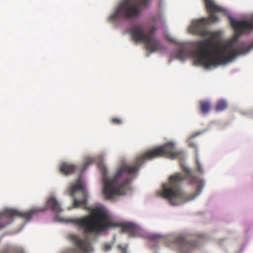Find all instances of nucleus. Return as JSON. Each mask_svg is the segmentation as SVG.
I'll use <instances>...</instances> for the list:
<instances>
[{
    "mask_svg": "<svg viewBox=\"0 0 253 253\" xmlns=\"http://www.w3.org/2000/svg\"><path fill=\"white\" fill-rule=\"evenodd\" d=\"M207 10L211 13L208 18H202L194 21L190 27V31L195 35L207 39L197 41L195 43L196 49L191 52V55L199 63L207 68L212 66L224 64L235 58L239 55L248 53L253 48V42L245 47H235V43L242 34H249L253 30V16L249 20L237 21L228 16L230 24L234 30L235 36L227 44L223 45L219 42L216 32H209L206 29L208 23L218 21V17L214 14L223 12V8L217 5L211 0H204Z\"/></svg>",
    "mask_w": 253,
    "mask_h": 253,
    "instance_id": "f257e3e1",
    "label": "nucleus"
},
{
    "mask_svg": "<svg viewBox=\"0 0 253 253\" xmlns=\"http://www.w3.org/2000/svg\"><path fill=\"white\" fill-rule=\"evenodd\" d=\"M182 155L181 151L175 150L174 143H166L137 157L133 164H124L118 169L116 174L110 179L107 177L106 168L103 165L99 164L98 168L102 174V180L104 183L103 193L105 198L112 199L116 196L124 194L126 190L128 188L129 183L134 178L141 165L145 160L160 157L174 159Z\"/></svg>",
    "mask_w": 253,
    "mask_h": 253,
    "instance_id": "f03ea898",
    "label": "nucleus"
},
{
    "mask_svg": "<svg viewBox=\"0 0 253 253\" xmlns=\"http://www.w3.org/2000/svg\"><path fill=\"white\" fill-rule=\"evenodd\" d=\"M67 222L73 223L85 234H98L111 227H121L123 232L134 236L138 230L137 227L132 223L118 224L111 222L108 214L101 208L92 209L90 214L69 219Z\"/></svg>",
    "mask_w": 253,
    "mask_h": 253,
    "instance_id": "7ed1b4c3",
    "label": "nucleus"
},
{
    "mask_svg": "<svg viewBox=\"0 0 253 253\" xmlns=\"http://www.w3.org/2000/svg\"><path fill=\"white\" fill-rule=\"evenodd\" d=\"M183 171L185 176L180 172L174 173L169 177L168 183L163 185L162 196L167 199L172 205H178L193 200L200 193L203 188L201 184H198L196 187L197 193L187 197L181 189V184L185 178L188 179L191 183L196 182L197 178L188 168H184Z\"/></svg>",
    "mask_w": 253,
    "mask_h": 253,
    "instance_id": "20e7f679",
    "label": "nucleus"
},
{
    "mask_svg": "<svg viewBox=\"0 0 253 253\" xmlns=\"http://www.w3.org/2000/svg\"><path fill=\"white\" fill-rule=\"evenodd\" d=\"M149 0H124L116 8L110 20L116 21L119 19H130L139 16L141 13L140 7L146 6Z\"/></svg>",
    "mask_w": 253,
    "mask_h": 253,
    "instance_id": "39448f33",
    "label": "nucleus"
},
{
    "mask_svg": "<svg viewBox=\"0 0 253 253\" xmlns=\"http://www.w3.org/2000/svg\"><path fill=\"white\" fill-rule=\"evenodd\" d=\"M157 28L152 27L147 34L144 33V30L140 24L132 25L129 29V32L131 35L132 39L135 42H143L145 44L146 50L150 53L160 50L163 48L160 42L154 36Z\"/></svg>",
    "mask_w": 253,
    "mask_h": 253,
    "instance_id": "423d86ee",
    "label": "nucleus"
},
{
    "mask_svg": "<svg viewBox=\"0 0 253 253\" xmlns=\"http://www.w3.org/2000/svg\"><path fill=\"white\" fill-rule=\"evenodd\" d=\"M45 209L33 208L26 211H21L17 210L7 209L0 213V230L10 223L9 219L14 217H19L26 221H29L33 216L39 211H43Z\"/></svg>",
    "mask_w": 253,
    "mask_h": 253,
    "instance_id": "0eeeda50",
    "label": "nucleus"
},
{
    "mask_svg": "<svg viewBox=\"0 0 253 253\" xmlns=\"http://www.w3.org/2000/svg\"><path fill=\"white\" fill-rule=\"evenodd\" d=\"M68 191L69 195L73 199V207L76 208L84 206L86 209L87 194L83 180L80 176L70 185Z\"/></svg>",
    "mask_w": 253,
    "mask_h": 253,
    "instance_id": "6e6552de",
    "label": "nucleus"
},
{
    "mask_svg": "<svg viewBox=\"0 0 253 253\" xmlns=\"http://www.w3.org/2000/svg\"><path fill=\"white\" fill-rule=\"evenodd\" d=\"M170 242L167 243L168 246H173L179 253H192L196 247L195 242H190L183 236L170 237L168 239Z\"/></svg>",
    "mask_w": 253,
    "mask_h": 253,
    "instance_id": "1a4fd4ad",
    "label": "nucleus"
},
{
    "mask_svg": "<svg viewBox=\"0 0 253 253\" xmlns=\"http://www.w3.org/2000/svg\"><path fill=\"white\" fill-rule=\"evenodd\" d=\"M79 169L77 166L67 163H62L60 167V172L66 175L74 173Z\"/></svg>",
    "mask_w": 253,
    "mask_h": 253,
    "instance_id": "9d476101",
    "label": "nucleus"
},
{
    "mask_svg": "<svg viewBox=\"0 0 253 253\" xmlns=\"http://www.w3.org/2000/svg\"><path fill=\"white\" fill-rule=\"evenodd\" d=\"M46 206L51 211L57 213L62 211L60 203L53 197H50L48 198L46 201Z\"/></svg>",
    "mask_w": 253,
    "mask_h": 253,
    "instance_id": "9b49d317",
    "label": "nucleus"
},
{
    "mask_svg": "<svg viewBox=\"0 0 253 253\" xmlns=\"http://www.w3.org/2000/svg\"><path fill=\"white\" fill-rule=\"evenodd\" d=\"M200 110L204 114L208 113L211 109L210 103L206 101H202L200 102Z\"/></svg>",
    "mask_w": 253,
    "mask_h": 253,
    "instance_id": "f8f14e48",
    "label": "nucleus"
},
{
    "mask_svg": "<svg viewBox=\"0 0 253 253\" xmlns=\"http://www.w3.org/2000/svg\"><path fill=\"white\" fill-rule=\"evenodd\" d=\"M226 102L222 99L219 100L216 105L215 109L217 111H221L225 109L227 107Z\"/></svg>",
    "mask_w": 253,
    "mask_h": 253,
    "instance_id": "ddd939ff",
    "label": "nucleus"
},
{
    "mask_svg": "<svg viewBox=\"0 0 253 253\" xmlns=\"http://www.w3.org/2000/svg\"><path fill=\"white\" fill-rule=\"evenodd\" d=\"M148 239L150 240L157 242V241H159L161 240H164V238L163 236H161V235L157 234H153L150 235L148 236Z\"/></svg>",
    "mask_w": 253,
    "mask_h": 253,
    "instance_id": "4468645a",
    "label": "nucleus"
},
{
    "mask_svg": "<svg viewBox=\"0 0 253 253\" xmlns=\"http://www.w3.org/2000/svg\"><path fill=\"white\" fill-rule=\"evenodd\" d=\"M201 134V132H196L194 134H193L191 136L189 137V138L188 139V141L189 143V145L192 147H196V145L194 143H191V141H192V139L194 138L195 137L200 135Z\"/></svg>",
    "mask_w": 253,
    "mask_h": 253,
    "instance_id": "2eb2a0df",
    "label": "nucleus"
},
{
    "mask_svg": "<svg viewBox=\"0 0 253 253\" xmlns=\"http://www.w3.org/2000/svg\"><path fill=\"white\" fill-rule=\"evenodd\" d=\"M196 165H197V170L201 173H203L204 172V170L203 169L202 165L200 164L199 160L198 158L197 155H196Z\"/></svg>",
    "mask_w": 253,
    "mask_h": 253,
    "instance_id": "dca6fc26",
    "label": "nucleus"
},
{
    "mask_svg": "<svg viewBox=\"0 0 253 253\" xmlns=\"http://www.w3.org/2000/svg\"><path fill=\"white\" fill-rule=\"evenodd\" d=\"M111 122L114 124L120 125L122 123V120L118 118H113L111 119Z\"/></svg>",
    "mask_w": 253,
    "mask_h": 253,
    "instance_id": "f3484780",
    "label": "nucleus"
},
{
    "mask_svg": "<svg viewBox=\"0 0 253 253\" xmlns=\"http://www.w3.org/2000/svg\"><path fill=\"white\" fill-rule=\"evenodd\" d=\"M118 248L120 250L121 253H126V247L125 246H122L121 245H119L118 246Z\"/></svg>",
    "mask_w": 253,
    "mask_h": 253,
    "instance_id": "a211bd4d",
    "label": "nucleus"
},
{
    "mask_svg": "<svg viewBox=\"0 0 253 253\" xmlns=\"http://www.w3.org/2000/svg\"><path fill=\"white\" fill-rule=\"evenodd\" d=\"M111 248V246L108 244H105L103 246V250L105 252L108 251Z\"/></svg>",
    "mask_w": 253,
    "mask_h": 253,
    "instance_id": "6ab92c4d",
    "label": "nucleus"
},
{
    "mask_svg": "<svg viewBox=\"0 0 253 253\" xmlns=\"http://www.w3.org/2000/svg\"><path fill=\"white\" fill-rule=\"evenodd\" d=\"M167 39L169 40V41L170 42H171L172 43H175L176 42V41H175V39H174L173 38H171L170 37H168Z\"/></svg>",
    "mask_w": 253,
    "mask_h": 253,
    "instance_id": "aec40b11",
    "label": "nucleus"
},
{
    "mask_svg": "<svg viewBox=\"0 0 253 253\" xmlns=\"http://www.w3.org/2000/svg\"><path fill=\"white\" fill-rule=\"evenodd\" d=\"M184 52L183 49H180L178 52V55L181 56Z\"/></svg>",
    "mask_w": 253,
    "mask_h": 253,
    "instance_id": "412c9836",
    "label": "nucleus"
}]
</instances>
